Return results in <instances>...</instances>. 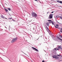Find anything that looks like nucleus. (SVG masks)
Wrapping results in <instances>:
<instances>
[{
  "label": "nucleus",
  "mask_w": 62,
  "mask_h": 62,
  "mask_svg": "<svg viewBox=\"0 0 62 62\" xmlns=\"http://www.w3.org/2000/svg\"><path fill=\"white\" fill-rule=\"evenodd\" d=\"M52 57L53 58H55V59H58L59 60V59L60 58H59L58 57L55 55H53L52 56Z\"/></svg>",
  "instance_id": "nucleus-1"
},
{
  "label": "nucleus",
  "mask_w": 62,
  "mask_h": 62,
  "mask_svg": "<svg viewBox=\"0 0 62 62\" xmlns=\"http://www.w3.org/2000/svg\"><path fill=\"white\" fill-rule=\"evenodd\" d=\"M32 16L33 17H37V15L35 13L33 12L32 14Z\"/></svg>",
  "instance_id": "nucleus-2"
},
{
  "label": "nucleus",
  "mask_w": 62,
  "mask_h": 62,
  "mask_svg": "<svg viewBox=\"0 0 62 62\" xmlns=\"http://www.w3.org/2000/svg\"><path fill=\"white\" fill-rule=\"evenodd\" d=\"M17 40V38H14L13 39L11 42V43H13V42H15V41H16V40Z\"/></svg>",
  "instance_id": "nucleus-3"
},
{
  "label": "nucleus",
  "mask_w": 62,
  "mask_h": 62,
  "mask_svg": "<svg viewBox=\"0 0 62 62\" xmlns=\"http://www.w3.org/2000/svg\"><path fill=\"white\" fill-rule=\"evenodd\" d=\"M32 48L33 50H34V51H35L36 52H39V50L35 48H34L33 47H32Z\"/></svg>",
  "instance_id": "nucleus-4"
},
{
  "label": "nucleus",
  "mask_w": 62,
  "mask_h": 62,
  "mask_svg": "<svg viewBox=\"0 0 62 62\" xmlns=\"http://www.w3.org/2000/svg\"><path fill=\"white\" fill-rule=\"evenodd\" d=\"M53 14H52L50 15L49 16V19H52V18H53Z\"/></svg>",
  "instance_id": "nucleus-5"
},
{
  "label": "nucleus",
  "mask_w": 62,
  "mask_h": 62,
  "mask_svg": "<svg viewBox=\"0 0 62 62\" xmlns=\"http://www.w3.org/2000/svg\"><path fill=\"white\" fill-rule=\"evenodd\" d=\"M57 38L58 39H59V40H60L61 41H62V39H61L59 38V37L58 36H57Z\"/></svg>",
  "instance_id": "nucleus-6"
},
{
  "label": "nucleus",
  "mask_w": 62,
  "mask_h": 62,
  "mask_svg": "<svg viewBox=\"0 0 62 62\" xmlns=\"http://www.w3.org/2000/svg\"><path fill=\"white\" fill-rule=\"evenodd\" d=\"M57 2H58V3H61V4H62V2L61 1H60L59 0H57Z\"/></svg>",
  "instance_id": "nucleus-7"
},
{
  "label": "nucleus",
  "mask_w": 62,
  "mask_h": 62,
  "mask_svg": "<svg viewBox=\"0 0 62 62\" xmlns=\"http://www.w3.org/2000/svg\"><path fill=\"white\" fill-rule=\"evenodd\" d=\"M1 17L2 18H3V19H4V18H5V17L3 16V15H1Z\"/></svg>",
  "instance_id": "nucleus-8"
},
{
  "label": "nucleus",
  "mask_w": 62,
  "mask_h": 62,
  "mask_svg": "<svg viewBox=\"0 0 62 62\" xmlns=\"http://www.w3.org/2000/svg\"><path fill=\"white\" fill-rule=\"evenodd\" d=\"M46 24L47 26H49V23H46Z\"/></svg>",
  "instance_id": "nucleus-9"
},
{
  "label": "nucleus",
  "mask_w": 62,
  "mask_h": 62,
  "mask_svg": "<svg viewBox=\"0 0 62 62\" xmlns=\"http://www.w3.org/2000/svg\"><path fill=\"white\" fill-rule=\"evenodd\" d=\"M6 12H8V9H6V8H4Z\"/></svg>",
  "instance_id": "nucleus-10"
},
{
  "label": "nucleus",
  "mask_w": 62,
  "mask_h": 62,
  "mask_svg": "<svg viewBox=\"0 0 62 62\" xmlns=\"http://www.w3.org/2000/svg\"><path fill=\"white\" fill-rule=\"evenodd\" d=\"M46 28H47V29L48 30H47L48 31H50V30H49V29H48V28L47 26H46Z\"/></svg>",
  "instance_id": "nucleus-11"
},
{
  "label": "nucleus",
  "mask_w": 62,
  "mask_h": 62,
  "mask_svg": "<svg viewBox=\"0 0 62 62\" xmlns=\"http://www.w3.org/2000/svg\"><path fill=\"white\" fill-rule=\"evenodd\" d=\"M61 47L60 46H59L58 47V49H61Z\"/></svg>",
  "instance_id": "nucleus-12"
},
{
  "label": "nucleus",
  "mask_w": 62,
  "mask_h": 62,
  "mask_svg": "<svg viewBox=\"0 0 62 62\" xmlns=\"http://www.w3.org/2000/svg\"><path fill=\"white\" fill-rule=\"evenodd\" d=\"M51 23H52V25H54V22H53V21H51Z\"/></svg>",
  "instance_id": "nucleus-13"
},
{
  "label": "nucleus",
  "mask_w": 62,
  "mask_h": 62,
  "mask_svg": "<svg viewBox=\"0 0 62 62\" xmlns=\"http://www.w3.org/2000/svg\"><path fill=\"white\" fill-rule=\"evenodd\" d=\"M54 27H55V28H58V27H56V26H55V25L54 24Z\"/></svg>",
  "instance_id": "nucleus-14"
},
{
  "label": "nucleus",
  "mask_w": 62,
  "mask_h": 62,
  "mask_svg": "<svg viewBox=\"0 0 62 62\" xmlns=\"http://www.w3.org/2000/svg\"><path fill=\"white\" fill-rule=\"evenodd\" d=\"M8 9L9 10V11H11V9H10V8H8Z\"/></svg>",
  "instance_id": "nucleus-15"
},
{
  "label": "nucleus",
  "mask_w": 62,
  "mask_h": 62,
  "mask_svg": "<svg viewBox=\"0 0 62 62\" xmlns=\"http://www.w3.org/2000/svg\"><path fill=\"white\" fill-rule=\"evenodd\" d=\"M56 26H57V27H58L59 26V25H58V24H57L56 25Z\"/></svg>",
  "instance_id": "nucleus-16"
},
{
  "label": "nucleus",
  "mask_w": 62,
  "mask_h": 62,
  "mask_svg": "<svg viewBox=\"0 0 62 62\" xmlns=\"http://www.w3.org/2000/svg\"><path fill=\"white\" fill-rule=\"evenodd\" d=\"M59 17L61 18V19H62V17L61 16H59Z\"/></svg>",
  "instance_id": "nucleus-17"
},
{
  "label": "nucleus",
  "mask_w": 62,
  "mask_h": 62,
  "mask_svg": "<svg viewBox=\"0 0 62 62\" xmlns=\"http://www.w3.org/2000/svg\"><path fill=\"white\" fill-rule=\"evenodd\" d=\"M48 22H51V20H48Z\"/></svg>",
  "instance_id": "nucleus-18"
},
{
  "label": "nucleus",
  "mask_w": 62,
  "mask_h": 62,
  "mask_svg": "<svg viewBox=\"0 0 62 62\" xmlns=\"http://www.w3.org/2000/svg\"><path fill=\"white\" fill-rule=\"evenodd\" d=\"M58 16H56V18L57 19L58 18Z\"/></svg>",
  "instance_id": "nucleus-19"
},
{
  "label": "nucleus",
  "mask_w": 62,
  "mask_h": 62,
  "mask_svg": "<svg viewBox=\"0 0 62 62\" xmlns=\"http://www.w3.org/2000/svg\"><path fill=\"white\" fill-rule=\"evenodd\" d=\"M22 52L24 54H25L26 55V54H25V53H24V52H23V51H22Z\"/></svg>",
  "instance_id": "nucleus-20"
},
{
  "label": "nucleus",
  "mask_w": 62,
  "mask_h": 62,
  "mask_svg": "<svg viewBox=\"0 0 62 62\" xmlns=\"http://www.w3.org/2000/svg\"><path fill=\"white\" fill-rule=\"evenodd\" d=\"M57 56H60L61 55H57Z\"/></svg>",
  "instance_id": "nucleus-21"
},
{
  "label": "nucleus",
  "mask_w": 62,
  "mask_h": 62,
  "mask_svg": "<svg viewBox=\"0 0 62 62\" xmlns=\"http://www.w3.org/2000/svg\"><path fill=\"white\" fill-rule=\"evenodd\" d=\"M9 19H10V20H11V19H12V18L11 17V18H9Z\"/></svg>",
  "instance_id": "nucleus-22"
},
{
  "label": "nucleus",
  "mask_w": 62,
  "mask_h": 62,
  "mask_svg": "<svg viewBox=\"0 0 62 62\" xmlns=\"http://www.w3.org/2000/svg\"><path fill=\"white\" fill-rule=\"evenodd\" d=\"M53 12H54V11H53L52 12H51V13H53Z\"/></svg>",
  "instance_id": "nucleus-23"
},
{
  "label": "nucleus",
  "mask_w": 62,
  "mask_h": 62,
  "mask_svg": "<svg viewBox=\"0 0 62 62\" xmlns=\"http://www.w3.org/2000/svg\"><path fill=\"white\" fill-rule=\"evenodd\" d=\"M56 49H57L56 48H55V50H56Z\"/></svg>",
  "instance_id": "nucleus-24"
},
{
  "label": "nucleus",
  "mask_w": 62,
  "mask_h": 62,
  "mask_svg": "<svg viewBox=\"0 0 62 62\" xmlns=\"http://www.w3.org/2000/svg\"><path fill=\"white\" fill-rule=\"evenodd\" d=\"M33 30H35V28L33 27Z\"/></svg>",
  "instance_id": "nucleus-25"
},
{
  "label": "nucleus",
  "mask_w": 62,
  "mask_h": 62,
  "mask_svg": "<svg viewBox=\"0 0 62 62\" xmlns=\"http://www.w3.org/2000/svg\"><path fill=\"white\" fill-rule=\"evenodd\" d=\"M59 50L58 48H57V50Z\"/></svg>",
  "instance_id": "nucleus-26"
},
{
  "label": "nucleus",
  "mask_w": 62,
  "mask_h": 62,
  "mask_svg": "<svg viewBox=\"0 0 62 62\" xmlns=\"http://www.w3.org/2000/svg\"><path fill=\"white\" fill-rule=\"evenodd\" d=\"M42 62H44V60H43L42 61Z\"/></svg>",
  "instance_id": "nucleus-27"
},
{
  "label": "nucleus",
  "mask_w": 62,
  "mask_h": 62,
  "mask_svg": "<svg viewBox=\"0 0 62 62\" xmlns=\"http://www.w3.org/2000/svg\"><path fill=\"white\" fill-rule=\"evenodd\" d=\"M34 1H37V0H34Z\"/></svg>",
  "instance_id": "nucleus-28"
},
{
  "label": "nucleus",
  "mask_w": 62,
  "mask_h": 62,
  "mask_svg": "<svg viewBox=\"0 0 62 62\" xmlns=\"http://www.w3.org/2000/svg\"><path fill=\"white\" fill-rule=\"evenodd\" d=\"M49 23H51V22H49Z\"/></svg>",
  "instance_id": "nucleus-29"
},
{
  "label": "nucleus",
  "mask_w": 62,
  "mask_h": 62,
  "mask_svg": "<svg viewBox=\"0 0 62 62\" xmlns=\"http://www.w3.org/2000/svg\"><path fill=\"white\" fill-rule=\"evenodd\" d=\"M9 28H10V26H9Z\"/></svg>",
  "instance_id": "nucleus-30"
},
{
  "label": "nucleus",
  "mask_w": 62,
  "mask_h": 62,
  "mask_svg": "<svg viewBox=\"0 0 62 62\" xmlns=\"http://www.w3.org/2000/svg\"><path fill=\"white\" fill-rule=\"evenodd\" d=\"M5 28H7V27H6L5 26Z\"/></svg>",
  "instance_id": "nucleus-31"
},
{
  "label": "nucleus",
  "mask_w": 62,
  "mask_h": 62,
  "mask_svg": "<svg viewBox=\"0 0 62 62\" xmlns=\"http://www.w3.org/2000/svg\"><path fill=\"white\" fill-rule=\"evenodd\" d=\"M61 36V37L62 38V36Z\"/></svg>",
  "instance_id": "nucleus-32"
},
{
  "label": "nucleus",
  "mask_w": 62,
  "mask_h": 62,
  "mask_svg": "<svg viewBox=\"0 0 62 62\" xmlns=\"http://www.w3.org/2000/svg\"><path fill=\"white\" fill-rule=\"evenodd\" d=\"M5 18L6 19H7V18Z\"/></svg>",
  "instance_id": "nucleus-33"
},
{
  "label": "nucleus",
  "mask_w": 62,
  "mask_h": 62,
  "mask_svg": "<svg viewBox=\"0 0 62 62\" xmlns=\"http://www.w3.org/2000/svg\"><path fill=\"white\" fill-rule=\"evenodd\" d=\"M38 39H39V38L37 39V40H38Z\"/></svg>",
  "instance_id": "nucleus-34"
},
{
  "label": "nucleus",
  "mask_w": 62,
  "mask_h": 62,
  "mask_svg": "<svg viewBox=\"0 0 62 62\" xmlns=\"http://www.w3.org/2000/svg\"><path fill=\"white\" fill-rule=\"evenodd\" d=\"M61 30L62 31V28H61Z\"/></svg>",
  "instance_id": "nucleus-35"
},
{
  "label": "nucleus",
  "mask_w": 62,
  "mask_h": 62,
  "mask_svg": "<svg viewBox=\"0 0 62 62\" xmlns=\"http://www.w3.org/2000/svg\"><path fill=\"white\" fill-rule=\"evenodd\" d=\"M58 23H60H60H59V22H58Z\"/></svg>",
  "instance_id": "nucleus-36"
},
{
  "label": "nucleus",
  "mask_w": 62,
  "mask_h": 62,
  "mask_svg": "<svg viewBox=\"0 0 62 62\" xmlns=\"http://www.w3.org/2000/svg\"><path fill=\"white\" fill-rule=\"evenodd\" d=\"M48 13H49V12H47V14H48Z\"/></svg>",
  "instance_id": "nucleus-37"
},
{
  "label": "nucleus",
  "mask_w": 62,
  "mask_h": 62,
  "mask_svg": "<svg viewBox=\"0 0 62 62\" xmlns=\"http://www.w3.org/2000/svg\"><path fill=\"white\" fill-rule=\"evenodd\" d=\"M61 31V32H62V31Z\"/></svg>",
  "instance_id": "nucleus-38"
},
{
  "label": "nucleus",
  "mask_w": 62,
  "mask_h": 62,
  "mask_svg": "<svg viewBox=\"0 0 62 62\" xmlns=\"http://www.w3.org/2000/svg\"><path fill=\"white\" fill-rule=\"evenodd\" d=\"M14 21H15V20H14Z\"/></svg>",
  "instance_id": "nucleus-39"
},
{
  "label": "nucleus",
  "mask_w": 62,
  "mask_h": 62,
  "mask_svg": "<svg viewBox=\"0 0 62 62\" xmlns=\"http://www.w3.org/2000/svg\"><path fill=\"white\" fill-rule=\"evenodd\" d=\"M60 61H61V60H60Z\"/></svg>",
  "instance_id": "nucleus-40"
}]
</instances>
